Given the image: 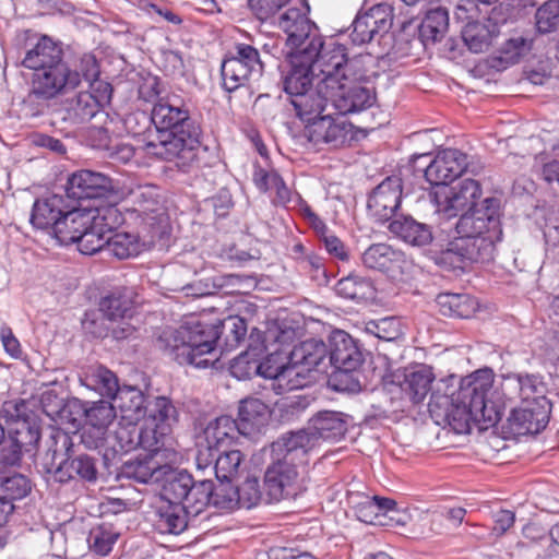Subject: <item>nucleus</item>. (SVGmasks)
<instances>
[{
    "label": "nucleus",
    "mask_w": 559,
    "mask_h": 559,
    "mask_svg": "<svg viewBox=\"0 0 559 559\" xmlns=\"http://www.w3.org/2000/svg\"><path fill=\"white\" fill-rule=\"evenodd\" d=\"M545 384L534 374L510 373L502 376L493 386V376L489 370L474 372L461 385L455 399L431 395L430 413L444 406V416L454 428L464 431L474 423L480 429L497 425L509 404H534L547 406Z\"/></svg>",
    "instance_id": "nucleus-1"
},
{
    "label": "nucleus",
    "mask_w": 559,
    "mask_h": 559,
    "mask_svg": "<svg viewBox=\"0 0 559 559\" xmlns=\"http://www.w3.org/2000/svg\"><path fill=\"white\" fill-rule=\"evenodd\" d=\"M155 134L143 142V150L153 158L173 162L186 170L197 159L200 127L183 106L160 99L152 110Z\"/></svg>",
    "instance_id": "nucleus-2"
},
{
    "label": "nucleus",
    "mask_w": 559,
    "mask_h": 559,
    "mask_svg": "<svg viewBox=\"0 0 559 559\" xmlns=\"http://www.w3.org/2000/svg\"><path fill=\"white\" fill-rule=\"evenodd\" d=\"M309 440L306 433H287L273 443L277 461L264 476L267 501L296 498L307 489Z\"/></svg>",
    "instance_id": "nucleus-3"
},
{
    "label": "nucleus",
    "mask_w": 559,
    "mask_h": 559,
    "mask_svg": "<svg viewBox=\"0 0 559 559\" xmlns=\"http://www.w3.org/2000/svg\"><path fill=\"white\" fill-rule=\"evenodd\" d=\"M455 228L460 239L452 243L450 251L469 262L491 261L496 243L502 239L499 200L485 199L479 206L462 214Z\"/></svg>",
    "instance_id": "nucleus-4"
},
{
    "label": "nucleus",
    "mask_w": 559,
    "mask_h": 559,
    "mask_svg": "<svg viewBox=\"0 0 559 559\" xmlns=\"http://www.w3.org/2000/svg\"><path fill=\"white\" fill-rule=\"evenodd\" d=\"M309 47L287 52L289 69L283 74V87L290 97L313 86L324 91L345 62V47L341 44L329 41L323 49Z\"/></svg>",
    "instance_id": "nucleus-5"
},
{
    "label": "nucleus",
    "mask_w": 559,
    "mask_h": 559,
    "mask_svg": "<svg viewBox=\"0 0 559 559\" xmlns=\"http://www.w3.org/2000/svg\"><path fill=\"white\" fill-rule=\"evenodd\" d=\"M221 326L190 318L178 328L165 329L158 336L157 345L179 365L207 368L216 361V342Z\"/></svg>",
    "instance_id": "nucleus-6"
},
{
    "label": "nucleus",
    "mask_w": 559,
    "mask_h": 559,
    "mask_svg": "<svg viewBox=\"0 0 559 559\" xmlns=\"http://www.w3.org/2000/svg\"><path fill=\"white\" fill-rule=\"evenodd\" d=\"M121 221V214L115 206L72 210L67 207L55 227L52 239L61 246L78 243L83 254H93L100 251L102 230L116 228Z\"/></svg>",
    "instance_id": "nucleus-7"
},
{
    "label": "nucleus",
    "mask_w": 559,
    "mask_h": 559,
    "mask_svg": "<svg viewBox=\"0 0 559 559\" xmlns=\"http://www.w3.org/2000/svg\"><path fill=\"white\" fill-rule=\"evenodd\" d=\"M453 21L460 26L462 39L475 53L486 51L500 33L491 15L483 13L473 0H460L453 10Z\"/></svg>",
    "instance_id": "nucleus-8"
},
{
    "label": "nucleus",
    "mask_w": 559,
    "mask_h": 559,
    "mask_svg": "<svg viewBox=\"0 0 559 559\" xmlns=\"http://www.w3.org/2000/svg\"><path fill=\"white\" fill-rule=\"evenodd\" d=\"M264 71L259 50L245 43L235 44L221 64L223 88L229 93L258 82Z\"/></svg>",
    "instance_id": "nucleus-9"
},
{
    "label": "nucleus",
    "mask_w": 559,
    "mask_h": 559,
    "mask_svg": "<svg viewBox=\"0 0 559 559\" xmlns=\"http://www.w3.org/2000/svg\"><path fill=\"white\" fill-rule=\"evenodd\" d=\"M335 76L337 82L331 88L330 104L341 115L359 112L372 106L374 95L357 82L362 74L357 71L355 61L345 56V62L337 69Z\"/></svg>",
    "instance_id": "nucleus-10"
},
{
    "label": "nucleus",
    "mask_w": 559,
    "mask_h": 559,
    "mask_svg": "<svg viewBox=\"0 0 559 559\" xmlns=\"http://www.w3.org/2000/svg\"><path fill=\"white\" fill-rule=\"evenodd\" d=\"M25 402H7L4 412L16 421L20 427L10 436L0 449V464L2 466H15L20 463L23 451H31L40 439L39 429L31 426L25 419Z\"/></svg>",
    "instance_id": "nucleus-11"
},
{
    "label": "nucleus",
    "mask_w": 559,
    "mask_h": 559,
    "mask_svg": "<svg viewBox=\"0 0 559 559\" xmlns=\"http://www.w3.org/2000/svg\"><path fill=\"white\" fill-rule=\"evenodd\" d=\"M300 7H290L278 16L277 26L287 35L286 45L288 51L310 49L316 44V49H323L328 45L318 33L316 25L307 16L309 5L306 0H299Z\"/></svg>",
    "instance_id": "nucleus-12"
},
{
    "label": "nucleus",
    "mask_w": 559,
    "mask_h": 559,
    "mask_svg": "<svg viewBox=\"0 0 559 559\" xmlns=\"http://www.w3.org/2000/svg\"><path fill=\"white\" fill-rule=\"evenodd\" d=\"M241 435L236 420L229 416H221L211 420L203 431V442L199 443L197 466L205 469L213 464L216 453L227 450Z\"/></svg>",
    "instance_id": "nucleus-13"
},
{
    "label": "nucleus",
    "mask_w": 559,
    "mask_h": 559,
    "mask_svg": "<svg viewBox=\"0 0 559 559\" xmlns=\"http://www.w3.org/2000/svg\"><path fill=\"white\" fill-rule=\"evenodd\" d=\"M481 195V188L474 179H463L453 186L444 185L433 192L437 212L445 218L472 211Z\"/></svg>",
    "instance_id": "nucleus-14"
},
{
    "label": "nucleus",
    "mask_w": 559,
    "mask_h": 559,
    "mask_svg": "<svg viewBox=\"0 0 559 559\" xmlns=\"http://www.w3.org/2000/svg\"><path fill=\"white\" fill-rule=\"evenodd\" d=\"M68 408H78L85 418L82 433L83 443L91 449L103 448L107 440L108 427L116 418L115 406L107 401L73 403Z\"/></svg>",
    "instance_id": "nucleus-15"
},
{
    "label": "nucleus",
    "mask_w": 559,
    "mask_h": 559,
    "mask_svg": "<svg viewBox=\"0 0 559 559\" xmlns=\"http://www.w3.org/2000/svg\"><path fill=\"white\" fill-rule=\"evenodd\" d=\"M80 86V75L64 60L35 72L32 79L33 94L45 100L53 99Z\"/></svg>",
    "instance_id": "nucleus-16"
},
{
    "label": "nucleus",
    "mask_w": 559,
    "mask_h": 559,
    "mask_svg": "<svg viewBox=\"0 0 559 559\" xmlns=\"http://www.w3.org/2000/svg\"><path fill=\"white\" fill-rule=\"evenodd\" d=\"M352 123L344 118H333L330 114L319 116L305 126L304 136L314 146L323 144L342 146L352 134Z\"/></svg>",
    "instance_id": "nucleus-17"
},
{
    "label": "nucleus",
    "mask_w": 559,
    "mask_h": 559,
    "mask_svg": "<svg viewBox=\"0 0 559 559\" xmlns=\"http://www.w3.org/2000/svg\"><path fill=\"white\" fill-rule=\"evenodd\" d=\"M392 21V7L386 2L378 3L356 16L352 24L350 39L355 45L367 44L376 34L388 32Z\"/></svg>",
    "instance_id": "nucleus-18"
},
{
    "label": "nucleus",
    "mask_w": 559,
    "mask_h": 559,
    "mask_svg": "<svg viewBox=\"0 0 559 559\" xmlns=\"http://www.w3.org/2000/svg\"><path fill=\"white\" fill-rule=\"evenodd\" d=\"M401 198V179L397 177L385 178L368 198L369 214L379 222L389 221L400 207Z\"/></svg>",
    "instance_id": "nucleus-19"
},
{
    "label": "nucleus",
    "mask_w": 559,
    "mask_h": 559,
    "mask_svg": "<svg viewBox=\"0 0 559 559\" xmlns=\"http://www.w3.org/2000/svg\"><path fill=\"white\" fill-rule=\"evenodd\" d=\"M467 156L455 148L440 151L425 169V177L431 185L442 187L457 178L466 168Z\"/></svg>",
    "instance_id": "nucleus-20"
},
{
    "label": "nucleus",
    "mask_w": 559,
    "mask_h": 559,
    "mask_svg": "<svg viewBox=\"0 0 559 559\" xmlns=\"http://www.w3.org/2000/svg\"><path fill=\"white\" fill-rule=\"evenodd\" d=\"M435 380L432 369L425 365H417L397 370L392 374V382L409 397L413 403H420L431 390Z\"/></svg>",
    "instance_id": "nucleus-21"
},
{
    "label": "nucleus",
    "mask_w": 559,
    "mask_h": 559,
    "mask_svg": "<svg viewBox=\"0 0 559 559\" xmlns=\"http://www.w3.org/2000/svg\"><path fill=\"white\" fill-rule=\"evenodd\" d=\"M110 190L112 182L109 177L87 169L73 173L67 183V195L75 200L102 198Z\"/></svg>",
    "instance_id": "nucleus-22"
},
{
    "label": "nucleus",
    "mask_w": 559,
    "mask_h": 559,
    "mask_svg": "<svg viewBox=\"0 0 559 559\" xmlns=\"http://www.w3.org/2000/svg\"><path fill=\"white\" fill-rule=\"evenodd\" d=\"M347 431V421L345 416L338 412L324 411L318 413L309 420L306 429L295 433H306L309 437L310 450L322 440L337 441Z\"/></svg>",
    "instance_id": "nucleus-23"
},
{
    "label": "nucleus",
    "mask_w": 559,
    "mask_h": 559,
    "mask_svg": "<svg viewBox=\"0 0 559 559\" xmlns=\"http://www.w3.org/2000/svg\"><path fill=\"white\" fill-rule=\"evenodd\" d=\"M67 205L61 195L52 194L35 201L31 214L32 225L44 230L51 238L55 235V227L59 224Z\"/></svg>",
    "instance_id": "nucleus-24"
},
{
    "label": "nucleus",
    "mask_w": 559,
    "mask_h": 559,
    "mask_svg": "<svg viewBox=\"0 0 559 559\" xmlns=\"http://www.w3.org/2000/svg\"><path fill=\"white\" fill-rule=\"evenodd\" d=\"M334 82L326 84L324 91H318V86H313L302 94H297L290 97V103L296 111V115L306 123L321 116L326 105L330 103L331 88L335 87L336 76Z\"/></svg>",
    "instance_id": "nucleus-25"
},
{
    "label": "nucleus",
    "mask_w": 559,
    "mask_h": 559,
    "mask_svg": "<svg viewBox=\"0 0 559 559\" xmlns=\"http://www.w3.org/2000/svg\"><path fill=\"white\" fill-rule=\"evenodd\" d=\"M330 364L344 372L356 370L362 362V355L353 338L345 332H336L331 341Z\"/></svg>",
    "instance_id": "nucleus-26"
},
{
    "label": "nucleus",
    "mask_w": 559,
    "mask_h": 559,
    "mask_svg": "<svg viewBox=\"0 0 559 559\" xmlns=\"http://www.w3.org/2000/svg\"><path fill=\"white\" fill-rule=\"evenodd\" d=\"M269 406L255 397L240 401L238 420L236 421L242 436H253L260 432L269 423Z\"/></svg>",
    "instance_id": "nucleus-27"
},
{
    "label": "nucleus",
    "mask_w": 559,
    "mask_h": 559,
    "mask_svg": "<svg viewBox=\"0 0 559 559\" xmlns=\"http://www.w3.org/2000/svg\"><path fill=\"white\" fill-rule=\"evenodd\" d=\"M61 48L48 36H41L38 41L26 51L22 66L39 72L62 61Z\"/></svg>",
    "instance_id": "nucleus-28"
},
{
    "label": "nucleus",
    "mask_w": 559,
    "mask_h": 559,
    "mask_svg": "<svg viewBox=\"0 0 559 559\" xmlns=\"http://www.w3.org/2000/svg\"><path fill=\"white\" fill-rule=\"evenodd\" d=\"M80 382L88 390L111 399L121 388L117 376L102 365H92L84 368L80 373Z\"/></svg>",
    "instance_id": "nucleus-29"
},
{
    "label": "nucleus",
    "mask_w": 559,
    "mask_h": 559,
    "mask_svg": "<svg viewBox=\"0 0 559 559\" xmlns=\"http://www.w3.org/2000/svg\"><path fill=\"white\" fill-rule=\"evenodd\" d=\"M546 407L534 404L514 406L511 409L509 421L521 432L537 433L548 423V411Z\"/></svg>",
    "instance_id": "nucleus-30"
},
{
    "label": "nucleus",
    "mask_w": 559,
    "mask_h": 559,
    "mask_svg": "<svg viewBox=\"0 0 559 559\" xmlns=\"http://www.w3.org/2000/svg\"><path fill=\"white\" fill-rule=\"evenodd\" d=\"M361 262L370 270L394 272L401 269L404 254L386 243H374L361 254Z\"/></svg>",
    "instance_id": "nucleus-31"
},
{
    "label": "nucleus",
    "mask_w": 559,
    "mask_h": 559,
    "mask_svg": "<svg viewBox=\"0 0 559 559\" xmlns=\"http://www.w3.org/2000/svg\"><path fill=\"white\" fill-rule=\"evenodd\" d=\"M112 399L116 403L115 409H119L122 421L138 423L145 416V396L140 389L121 386Z\"/></svg>",
    "instance_id": "nucleus-32"
},
{
    "label": "nucleus",
    "mask_w": 559,
    "mask_h": 559,
    "mask_svg": "<svg viewBox=\"0 0 559 559\" xmlns=\"http://www.w3.org/2000/svg\"><path fill=\"white\" fill-rule=\"evenodd\" d=\"M115 228L102 230L100 250L107 247V250L118 259H129L138 255L142 250V243L139 236L128 231H116Z\"/></svg>",
    "instance_id": "nucleus-33"
},
{
    "label": "nucleus",
    "mask_w": 559,
    "mask_h": 559,
    "mask_svg": "<svg viewBox=\"0 0 559 559\" xmlns=\"http://www.w3.org/2000/svg\"><path fill=\"white\" fill-rule=\"evenodd\" d=\"M389 229L392 234L412 246H426L432 240L430 227L409 216H401L393 219L389 225Z\"/></svg>",
    "instance_id": "nucleus-34"
},
{
    "label": "nucleus",
    "mask_w": 559,
    "mask_h": 559,
    "mask_svg": "<svg viewBox=\"0 0 559 559\" xmlns=\"http://www.w3.org/2000/svg\"><path fill=\"white\" fill-rule=\"evenodd\" d=\"M188 515L180 503L164 502L156 511L154 525L160 534L178 535L187 528Z\"/></svg>",
    "instance_id": "nucleus-35"
},
{
    "label": "nucleus",
    "mask_w": 559,
    "mask_h": 559,
    "mask_svg": "<svg viewBox=\"0 0 559 559\" xmlns=\"http://www.w3.org/2000/svg\"><path fill=\"white\" fill-rule=\"evenodd\" d=\"M53 475L60 483L75 477L93 481L96 479L97 471L94 460L88 455L81 454L75 457H68L64 461H60L53 471Z\"/></svg>",
    "instance_id": "nucleus-36"
},
{
    "label": "nucleus",
    "mask_w": 559,
    "mask_h": 559,
    "mask_svg": "<svg viewBox=\"0 0 559 559\" xmlns=\"http://www.w3.org/2000/svg\"><path fill=\"white\" fill-rule=\"evenodd\" d=\"M326 345L320 340H308L295 346L290 353L292 362L299 365L310 372L318 367L326 357Z\"/></svg>",
    "instance_id": "nucleus-37"
},
{
    "label": "nucleus",
    "mask_w": 559,
    "mask_h": 559,
    "mask_svg": "<svg viewBox=\"0 0 559 559\" xmlns=\"http://www.w3.org/2000/svg\"><path fill=\"white\" fill-rule=\"evenodd\" d=\"M100 108V102L88 92H80L67 103L63 120L82 123L91 120Z\"/></svg>",
    "instance_id": "nucleus-38"
},
{
    "label": "nucleus",
    "mask_w": 559,
    "mask_h": 559,
    "mask_svg": "<svg viewBox=\"0 0 559 559\" xmlns=\"http://www.w3.org/2000/svg\"><path fill=\"white\" fill-rule=\"evenodd\" d=\"M156 457V455L145 454L143 457L139 456L135 460L128 461L122 466V474L143 484L158 480V473L163 466Z\"/></svg>",
    "instance_id": "nucleus-39"
},
{
    "label": "nucleus",
    "mask_w": 559,
    "mask_h": 559,
    "mask_svg": "<svg viewBox=\"0 0 559 559\" xmlns=\"http://www.w3.org/2000/svg\"><path fill=\"white\" fill-rule=\"evenodd\" d=\"M338 296L356 302H362L374 298V287L371 281L357 275H348L341 278L335 285Z\"/></svg>",
    "instance_id": "nucleus-40"
},
{
    "label": "nucleus",
    "mask_w": 559,
    "mask_h": 559,
    "mask_svg": "<svg viewBox=\"0 0 559 559\" xmlns=\"http://www.w3.org/2000/svg\"><path fill=\"white\" fill-rule=\"evenodd\" d=\"M449 29V13L444 8H436L427 12L419 35L424 43L440 41Z\"/></svg>",
    "instance_id": "nucleus-41"
},
{
    "label": "nucleus",
    "mask_w": 559,
    "mask_h": 559,
    "mask_svg": "<svg viewBox=\"0 0 559 559\" xmlns=\"http://www.w3.org/2000/svg\"><path fill=\"white\" fill-rule=\"evenodd\" d=\"M436 302L442 314L456 318H469L477 307L476 301L465 294H440Z\"/></svg>",
    "instance_id": "nucleus-42"
},
{
    "label": "nucleus",
    "mask_w": 559,
    "mask_h": 559,
    "mask_svg": "<svg viewBox=\"0 0 559 559\" xmlns=\"http://www.w3.org/2000/svg\"><path fill=\"white\" fill-rule=\"evenodd\" d=\"M192 475L186 471L167 474L160 490L164 502L181 504L187 497L189 486L192 485Z\"/></svg>",
    "instance_id": "nucleus-43"
},
{
    "label": "nucleus",
    "mask_w": 559,
    "mask_h": 559,
    "mask_svg": "<svg viewBox=\"0 0 559 559\" xmlns=\"http://www.w3.org/2000/svg\"><path fill=\"white\" fill-rule=\"evenodd\" d=\"M214 472L221 483H230L243 466V455L239 450H222L214 457Z\"/></svg>",
    "instance_id": "nucleus-44"
},
{
    "label": "nucleus",
    "mask_w": 559,
    "mask_h": 559,
    "mask_svg": "<svg viewBox=\"0 0 559 559\" xmlns=\"http://www.w3.org/2000/svg\"><path fill=\"white\" fill-rule=\"evenodd\" d=\"M213 498V481L209 479L195 481L192 478V485L189 486L187 497L181 506L193 516L200 514Z\"/></svg>",
    "instance_id": "nucleus-45"
},
{
    "label": "nucleus",
    "mask_w": 559,
    "mask_h": 559,
    "mask_svg": "<svg viewBox=\"0 0 559 559\" xmlns=\"http://www.w3.org/2000/svg\"><path fill=\"white\" fill-rule=\"evenodd\" d=\"M138 423L120 421L112 435H107L103 448L112 450L115 453H127L138 449Z\"/></svg>",
    "instance_id": "nucleus-46"
},
{
    "label": "nucleus",
    "mask_w": 559,
    "mask_h": 559,
    "mask_svg": "<svg viewBox=\"0 0 559 559\" xmlns=\"http://www.w3.org/2000/svg\"><path fill=\"white\" fill-rule=\"evenodd\" d=\"M260 353L258 347H250L234 358L229 367L231 376L238 380L249 379L255 374L260 376Z\"/></svg>",
    "instance_id": "nucleus-47"
},
{
    "label": "nucleus",
    "mask_w": 559,
    "mask_h": 559,
    "mask_svg": "<svg viewBox=\"0 0 559 559\" xmlns=\"http://www.w3.org/2000/svg\"><path fill=\"white\" fill-rule=\"evenodd\" d=\"M533 48V39L524 36L509 38L499 49V61L503 68L518 63L526 57Z\"/></svg>",
    "instance_id": "nucleus-48"
},
{
    "label": "nucleus",
    "mask_w": 559,
    "mask_h": 559,
    "mask_svg": "<svg viewBox=\"0 0 559 559\" xmlns=\"http://www.w3.org/2000/svg\"><path fill=\"white\" fill-rule=\"evenodd\" d=\"M119 537L110 524H102L91 530L88 545L92 551L99 556H107Z\"/></svg>",
    "instance_id": "nucleus-49"
},
{
    "label": "nucleus",
    "mask_w": 559,
    "mask_h": 559,
    "mask_svg": "<svg viewBox=\"0 0 559 559\" xmlns=\"http://www.w3.org/2000/svg\"><path fill=\"white\" fill-rule=\"evenodd\" d=\"M312 382V377L307 369L290 361L288 368L284 370V374L280 377L277 384V393L295 391L302 389Z\"/></svg>",
    "instance_id": "nucleus-50"
},
{
    "label": "nucleus",
    "mask_w": 559,
    "mask_h": 559,
    "mask_svg": "<svg viewBox=\"0 0 559 559\" xmlns=\"http://www.w3.org/2000/svg\"><path fill=\"white\" fill-rule=\"evenodd\" d=\"M99 309L108 320L117 321L130 314L132 301L129 296L114 293L102 299Z\"/></svg>",
    "instance_id": "nucleus-51"
},
{
    "label": "nucleus",
    "mask_w": 559,
    "mask_h": 559,
    "mask_svg": "<svg viewBox=\"0 0 559 559\" xmlns=\"http://www.w3.org/2000/svg\"><path fill=\"white\" fill-rule=\"evenodd\" d=\"M139 203V211L143 214L145 224L155 228L165 222V213L159 206L158 201L152 197V192L140 191L135 194Z\"/></svg>",
    "instance_id": "nucleus-52"
},
{
    "label": "nucleus",
    "mask_w": 559,
    "mask_h": 559,
    "mask_svg": "<svg viewBox=\"0 0 559 559\" xmlns=\"http://www.w3.org/2000/svg\"><path fill=\"white\" fill-rule=\"evenodd\" d=\"M166 432L164 427L159 429V425L146 420L143 428H138L136 445L145 450L146 454L158 456L160 439Z\"/></svg>",
    "instance_id": "nucleus-53"
},
{
    "label": "nucleus",
    "mask_w": 559,
    "mask_h": 559,
    "mask_svg": "<svg viewBox=\"0 0 559 559\" xmlns=\"http://www.w3.org/2000/svg\"><path fill=\"white\" fill-rule=\"evenodd\" d=\"M537 31L547 34L559 27V2L549 0L539 7L535 14Z\"/></svg>",
    "instance_id": "nucleus-54"
},
{
    "label": "nucleus",
    "mask_w": 559,
    "mask_h": 559,
    "mask_svg": "<svg viewBox=\"0 0 559 559\" xmlns=\"http://www.w3.org/2000/svg\"><path fill=\"white\" fill-rule=\"evenodd\" d=\"M290 359L283 353L275 352L269 355L263 361H260V376L273 379L274 389L280 384V377L284 374V370L288 368Z\"/></svg>",
    "instance_id": "nucleus-55"
},
{
    "label": "nucleus",
    "mask_w": 559,
    "mask_h": 559,
    "mask_svg": "<svg viewBox=\"0 0 559 559\" xmlns=\"http://www.w3.org/2000/svg\"><path fill=\"white\" fill-rule=\"evenodd\" d=\"M349 502L353 506L357 519L367 524H376L379 520V507L377 502L366 495H352Z\"/></svg>",
    "instance_id": "nucleus-56"
},
{
    "label": "nucleus",
    "mask_w": 559,
    "mask_h": 559,
    "mask_svg": "<svg viewBox=\"0 0 559 559\" xmlns=\"http://www.w3.org/2000/svg\"><path fill=\"white\" fill-rule=\"evenodd\" d=\"M211 503L223 511H231L240 507L239 496L236 488L229 486V483H221L217 488L213 487V498Z\"/></svg>",
    "instance_id": "nucleus-57"
},
{
    "label": "nucleus",
    "mask_w": 559,
    "mask_h": 559,
    "mask_svg": "<svg viewBox=\"0 0 559 559\" xmlns=\"http://www.w3.org/2000/svg\"><path fill=\"white\" fill-rule=\"evenodd\" d=\"M366 331L383 341H393L401 334L400 323L394 318H383L366 324Z\"/></svg>",
    "instance_id": "nucleus-58"
},
{
    "label": "nucleus",
    "mask_w": 559,
    "mask_h": 559,
    "mask_svg": "<svg viewBox=\"0 0 559 559\" xmlns=\"http://www.w3.org/2000/svg\"><path fill=\"white\" fill-rule=\"evenodd\" d=\"M175 419L176 408L170 401L164 396L156 397L154 407L147 420L154 425H159V429L164 427L167 431L170 426V421H174Z\"/></svg>",
    "instance_id": "nucleus-59"
},
{
    "label": "nucleus",
    "mask_w": 559,
    "mask_h": 559,
    "mask_svg": "<svg viewBox=\"0 0 559 559\" xmlns=\"http://www.w3.org/2000/svg\"><path fill=\"white\" fill-rule=\"evenodd\" d=\"M29 490V480L21 474L5 478L0 486V495H4L7 499H10L12 502L24 498Z\"/></svg>",
    "instance_id": "nucleus-60"
},
{
    "label": "nucleus",
    "mask_w": 559,
    "mask_h": 559,
    "mask_svg": "<svg viewBox=\"0 0 559 559\" xmlns=\"http://www.w3.org/2000/svg\"><path fill=\"white\" fill-rule=\"evenodd\" d=\"M234 275L215 276L212 283L209 281H197L194 283L182 286L179 290L185 293L186 296L203 297L212 295L216 288H222L226 281H231Z\"/></svg>",
    "instance_id": "nucleus-61"
},
{
    "label": "nucleus",
    "mask_w": 559,
    "mask_h": 559,
    "mask_svg": "<svg viewBox=\"0 0 559 559\" xmlns=\"http://www.w3.org/2000/svg\"><path fill=\"white\" fill-rule=\"evenodd\" d=\"M236 490L239 496L240 508L251 509L263 499L259 481L255 477H248Z\"/></svg>",
    "instance_id": "nucleus-62"
},
{
    "label": "nucleus",
    "mask_w": 559,
    "mask_h": 559,
    "mask_svg": "<svg viewBox=\"0 0 559 559\" xmlns=\"http://www.w3.org/2000/svg\"><path fill=\"white\" fill-rule=\"evenodd\" d=\"M290 0H249V7L260 21H267Z\"/></svg>",
    "instance_id": "nucleus-63"
},
{
    "label": "nucleus",
    "mask_w": 559,
    "mask_h": 559,
    "mask_svg": "<svg viewBox=\"0 0 559 559\" xmlns=\"http://www.w3.org/2000/svg\"><path fill=\"white\" fill-rule=\"evenodd\" d=\"M72 71L80 75V83L82 80L93 82L97 80L99 75V68L96 58L91 53L83 55L80 58L79 63L72 68Z\"/></svg>",
    "instance_id": "nucleus-64"
}]
</instances>
